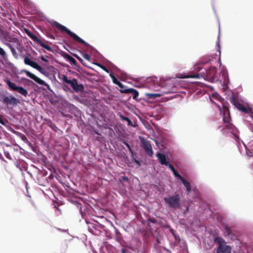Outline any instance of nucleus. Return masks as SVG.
Returning <instances> with one entry per match:
<instances>
[{
    "mask_svg": "<svg viewBox=\"0 0 253 253\" xmlns=\"http://www.w3.org/2000/svg\"><path fill=\"white\" fill-rule=\"evenodd\" d=\"M195 70L200 73L197 74H188L183 77H178V78L185 79H200L203 78L210 82H214L216 80L217 70L214 67H211L208 70L197 67Z\"/></svg>",
    "mask_w": 253,
    "mask_h": 253,
    "instance_id": "obj_1",
    "label": "nucleus"
},
{
    "mask_svg": "<svg viewBox=\"0 0 253 253\" xmlns=\"http://www.w3.org/2000/svg\"><path fill=\"white\" fill-rule=\"evenodd\" d=\"M52 25L56 27L57 29L60 30V31L62 32H66L68 35H69L71 37H72L74 40L78 42L79 43H82L84 44L85 47H89V48H92V46H91L89 44L87 43L86 42H85L84 40H83L82 39H81L80 37H79L77 35L75 34L74 33L71 31L69 29H68L66 27L61 25V24L59 23L58 22L53 21L51 23Z\"/></svg>",
    "mask_w": 253,
    "mask_h": 253,
    "instance_id": "obj_2",
    "label": "nucleus"
},
{
    "mask_svg": "<svg viewBox=\"0 0 253 253\" xmlns=\"http://www.w3.org/2000/svg\"><path fill=\"white\" fill-rule=\"evenodd\" d=\"M230 101L232 104L239 110L245 113L246 121L250 122L251 120L253 121V111L250 108H247L240 103L238 99L234 97H231Z\"/></svg>",
    "mask_w": 253,
    "mask_h": 253,
    "instance_id": "obj_3",
    "label": "nucleus"
},
{
    "mask_svg": "<svg viewBox=\"0 0 253 253\" xmlns=\"http://www.w3.org/2000/svg\"><path fill=\"white\" fill-rule=\"evenodd\" d=\"M164 201L166 206L168 208L176 210L180 207V196L177 193H175L167 197H164Z\"/></svg>",
    "mask_w": 253,
    "mask_h": 253,
    "instance_id": "obj_4",
    "label": "nucleus"
},
{
    "mask_svg": "<svg viewBox=\"0 0 253 253\" xmlns=\"http://www.w3.org/2000/svg\"><path fill=\"white\" fill-rule=\"evenodd\" d=\"M221 130L224 135L230 136V134H232L233 136V138L238 142L240 140V138L238 136V130L232 124L229 123L224 124Z\"/></svg>",
    "mask_w": 253,
    "mask_h": 253,
    "instance_id": "obj_5",
    "label": "nucleus"
},
{
    "mask_svg": "<svg viewBox=\"0 0 253 253\" xmlns=\"http://www.w3.org/2000/svg\"><path fill=\"white\" fill-rule=\"evenodd\" d=\"M1 101L7 108L10 109H12L20 103L19 99L10 94L8 95H3Z\"/></svg>",
    "mask_w": 253,
    "mask_h": 253,
    "instance_id": "obj_6",
    "label": "nucleus"
},
{
    "mask_svg": "<svg viewBox=\"0 0 253 253\" xmlns=\"http://www.w3.org/2000/svg\"><path fill=\"white\" fill-rule=\"evenodd\" d=\"M214 243L218 244L217 253H231V248L229 246L225 245V240L221 237H216L214 238Z\"/></svg>",
    "mask_w": 253,
    "mask_h": 253,
    "instance_id": "obj_7",
    "label": "nucleus"
},
{
    "mask_svg": "<svg viewBox=\"0 0 253 253\" xmlns=\"http://www.w3.org/2000/svg\"><path fill=\"white\" fill-rule=\"evenodd\" d=\"M5 82L11 90L17 91L25 97L28 95V93L27 90L22 86H17L15 83L11 82L9 79L5 80Z\"/></svg>",
    "mask_w": 253,
    "mask_h": 253,
    "instance_id": "obj_8",
    "label": "nucleus"
},
{
    "mask_svg": "<svg viewBox=\"0 0 253 253\" xmlns=\"http://www.w3.org/2000/svg\"><path fill=\"white\" fill-rule=\"evenodd\" d=\"M24 32L25 33L35 42L40 44L42 47L46 49L49 51H52V48L43 43L41 40H40L36 35L33 34L29 29H24Z\"/></svg>",
    "mask_w": 253,
    "mask_h": 253,
    "instance_id": "obj_9",
    "label": "nucleus"
},
{
    "mask_svg": "<svg viewBox=\"0 0 253 253\" xmlns=\"http://www.w3.org/2000/svg\"><path fill=\"white\" fill-rule=\"evenodd\" d=\"M140 140L147 154L149 157H152L154 153L150 142L143 137H140Z\"/></svg>",
    "mask_w": 253,
    "mask_h": 253,
    "instance_id": "obj_10",
    "label": "nucleus"
},
{
    "mask_svg": "<svg viewBox=\"0 0 253 253\" xmlns=\"http://www.w3.org/2000/svg\"><path fill=\"white\" fill-rule=\"evenodd\" d=\"M22 72L25 73L26 75L28 77H29L30 78H31L32 80H33L35 82H36L38 84H39L40 85H44L47 87H49L48 84H47L43 80L41 79L40 78H39V77L36 76L34 74L31 73L30 72H29L27 70H23Z\"/></svg>",
    "mask_w": 253,
    "mask_h": 253,
    "instance_id": "obj_11",
    "label": "nucleus"
},
{
    "mask_svg": "<svg viewBox=\"0 0 253 253\" xmlns=\"http://www.w3.org/2000/svg\"><path fill=\"white\" fill-rule=\"evenodd\" d=\"M70 84L73 89L76 92L82 91L84 89V86L83 84H79L76 79L74 78L71 80L68 84Z\"/></svg>",
    "mask_w": 253,
    "mask_h": 253,
    "instance_id": "obj_12",
    "label": "nucleus"
},
{
    "mask_svg": "<svg viewBox=\"0 0 253 253\" xmlns=\"http://www.w3.org/2000/svg\"><path fill=\"white\" fill-rule=\"evenodd\" d=\"M220 110L221 114L222 116L223 121L224 122V124H227L230 123L231 117L229 109L225 107V105H223V110Z\"/></svg>",
    "mask_w": 253,
    "mask_h": 253,
    "instance_id": "obj_13",
    "label": "nucleus"
},
{
    "mask_svg": "<svg viewBox=\"0 0 253 253\" xmlns=\"http://www.w3.org/2000/svg\"><path fill=\"white\" fill-rule=\"evenodd\" d=\"M156 156L158 158L161 165L167 166L168 165L169 158L167 155L158 152L156 154Z\"/></svg>",
    "mask_w": 253,
    "mask_h": 253,
    "instance_id": "obj_14",
    "label": "nucleus"
},
{
    "mask_svg": "<svg viewBox=\"0 0 253 253\" xmlns=\"http://www.w3.org/2000/svg\"><path fill=\"white\" fill-rule=\"evenodd\" d=\"M221 73L223 78V83L225 85H227L229 83V79L227 69L224 67H221Z\"/></svg>",
    "mask_w": 253,
    "mask_h": 253,
    "instance_id": "obj_15",
    "label": "nucleus"
},
{
    "mask_svg": "<svg viewBox=\"0 0 253 253\" xmlns=\"http://www.w3.org/2000/svg\"><path fill=\"white\" fill-rule=\"evenodd\" d=\"M120 92L122 93H131L134 99H136L139 94L137 90L132 88H127L125 90H120Z\"/></svg>",
    "mask_w": 253,
    "mask_h": 253,
    "instance_id": "obj_16",
    "label": "nucleus"
},
{
    "mask_svg": "<svg viewBox=\"0 0 253 253\" xmlns=\"http://www.w3.org/2000/svg\"><path fill=\"white\" fill-rule=\"evenodd\" d=\"M182 183L185 186L186 188V190L188 192H190L191 191V184L187 180H185L184 178L181 179Z\"/></svg>",
    "mask_w": 253,
    "mask_h": 253,
    "instance_id": "obj_17",
    "label": "nucleus"
},
{
    "mask_svg": "<svg viewBox=\"0 0 253 253\" xmlns=\"http://www.w3.org/2000/svg\"><path fill=\"white\" fill-rule=\"evenodd\" d=\"M119 117L122 120L127 122L128 126H132V122L128 118L123 116L121 114H119Z\"/></svg>",
    "mask_w": 253,
    "mask_h": 253,
    "instance_id": "obj_18",
    "label": "nucleus"
},
{
    "mask_svg": "<svg viewBox=\"0 0 253 253\" xmlns=\"http://www.w3.org/2000/svg\"><path fill=\"white\" fill-rule=\"evenodd\" d=\"M219 36H220V29H219V34H218V41L217 42V46H218V51H219V56H220V54H221V51H220V44H219ZM218 62L220 64V66H221V60H220V58L219 57V60H218Z\"/></svg>",
    "mask_w": 253,
    "mask_h": 253,
    "instance_id": "obj_19",
    "label": "nucleus"
},
{
    "mask_svg": "<svg viewBox=\"0 0 253 253\" xmlns=\"http://www.w3.org/2000/svg\"><path fill=\"white\" fill-rule=\"evenodd\" d=\"M34 61L32 60L30 58L27 56L25 57L24 62L26 65H28L31 66Z\"/></svg>",
    "mask_w": 253,
    "mask_h": 253,
    "instance_id": "obj_20",
    "label": "nucleus"
},
{
    "mask_svg": "<svg viewBox=\"0 0 253 253\" xmlns=\"http://www.w3.org/2000/svg\"><path fill=\"white\" fill-rule=\"evenodd\" d=\"M60 79H62L65 83L67 84H69L71 80H69L68 77L65 75H62L61 77H60Z\"/></svg>",
    "mask_w": 253,
    "mask_h": 253,
    "instance_id": "obj_21",
    "label": "nucleus"
},
{
    "mask_svg": "<svg viewBox=\"0 0 253 253\" xmlns=\"http://www.w3.org/2000/svg\"><path fill=\"white\" fill-rule=\"evenodd\" d=\"M174 177L177 179L181 181V179H183L184 178L180 175V174L176 170L174 171L173 173Z\"/></svg>",
    "mask_w": 253,
    "mask_h": 253,
    "instance_id": "obj_22",
    "label": "nucleus"
},
{
    "mask_svg": "<svg viewBox=\"0 0 253 253\" xmlns=\"http://www.w3.org/2000/svg\"><path fill=\"white\" fill-rule=\"evenodd\" d=\"M95 64L101 68L102 70H103L104 71H105L107 73H109V70H108L106 67H105L104 66L102 65L99 63H95Z\"/></svg>",
    "mask_w": 253,
    "mask_h": 253,
    "instance_id": "obj_23",
    "label": "nucleus"
},
{
    "mask_svg": "<svg viewBox=\"0 0 253 253\" xmlns=\"http://www.w3.org/2000/svg\"><path fill=\"white\" fill-rule=\"evenodd\" d=\"M11 132H13L14 134H16V135L18 136H21L22 139H23V137L25 138V136L22 134L21 133L19 132H18L14 129H12L11 130Z\"/></svg>",
    "mask_w": 253,
    "mask_h": 253,
    "instance_id": "obj_24",
    "label": "nucleus"
},
{
    "mask_svg": "<svg viewBox=\"0 0 253 253\" xmlns=\"http://www.w3.org/2000/svg\"><path fill=\"white\" fill-rule=\"evenodd\" d=\"M124 144L126 146V147L128 148L129 152L131 153V154H133V151L130 146V145L126 142L124 141Z\"/></svg>",
    "mask_w": 253,
    "mask_h": 253,
    "instance_id": "obj_25",
    "label": "nucleus"
},
{
    "mask_svg": "<svg viewBox=\"0 0 253 253\" xmlns=\"http://www.w3.org/2000/svg\"><path fill=\"white\" fill-rule=\"evenodd\" d=\"M68 60L70 61L71 63L74 65H76L77 63L76 60L71 56H69Z\"/></svg>",
    "mask_w": 253,
    "mask_h": 253,
    "instance_id": "obj_26",
    "label": "nucleus"
},
{
    "mask_svg": "<svg viewBox=\"0 0 253 253\" xmlns=\"http://www.w3.org/2000/svg\"><path fill=\"white\" fill-rule=\"evenodd\" d=\"M10 51L12 54V55L15 58H17L18 57V54L16 52V51L15 49L13 47L11 49H10Z\"/></svg>",
    "mask_w": 253,
    "mask_h": 253,
    "instance_id": "obj_27",
    "label": "nucleus"
},
{
    "mask_svg": "<svg viewBox=\"0 0 253 253\" xmlns=\"http://www.w3.org/2000/svg\"><path fill=\"white\" fill-rule=\"evenodd\" d=\"M0 55L2 57H4L6 56V53L4 49L0 46Z\"/></svg>",
    "mask_w": 253,
    "mask_h": 253,
    "instance_id": "obj_28",
    "label": "nucleus"
},
{
    "mask_svg": "<svg viewBox=\"0 0 253 253\" xmlns=\"http://www.w3.org/2000/svg\"><path fill=\"white\" fill-rule=\"evenodd\" d=\"M39 65L36 62L33 61L32 65H31V67H33L34 69H37L39 67Z\"/></svg>",
    "mask_w": 253,
    "mask_h": 253,
    "instance_id": "obj_29",
    "label": "nucleus"
},
{
    "mask_svg": "<svg viewBox=\"0 0 253 253\" xmlns=\"http://www.w3.org/2000/svg\"><path fill=\"white\" fill-rule=\"evenodd\" d=\"M39 65L36 62L33 61L32 65H31V67H33L34 69H37L39 67Z\"/></svg>",
    "mask_w": 253,
    "mask_h": 253,
    "instance_id": "obj_30",
    "label": "nucleus"
},
{
    "mask_svg": "<svg viewBox=\"0 0 253 253\" xmlns=\"http://www.w3.org/2000/svg\"><path fill=\"white\" fill-rule=\"evenodd\" d=\"M149 96V98H151L152 97L160 96V94L158 93H148L147 94Z\"/></svg>",
    "mask_w": 253,
    "mask_h": 253,
    "instance_id": "obj_31",
    "label": "nucleus"
},
{
    "mask_svg": "<svg viewBox=\"0 0 253 253\" xmlns=\"http://www.w3.org/2000/svg\"><path fill=\"white\" fill-rule=\"evenodd\" d=\"M38 71H39L40 73H41L42 74H45V70L43 69L42 67L39 66V67L37 69Z\"/></svg>",
    "mask_w": 253,
    "mask_h": 253,
    "instance_id": "obj_32",
    "label": "nucleus"
},
{
    "mask_svg": "<svg viewBox=\"0 0 253 253\" xmlns=\"http://www.w3.org/2000/svg\"><path fill=\"white\" fill-rule=\"evenodd\" d=\"M83 57L86 60H90V56L88 53H85L83 55Z\"/></svg>",
    "mask_w": 253,
    "mask_h": 253,
    "instance_id": "obj_33",
    "label": "nucleus"
},
{
    "mask_svg": "<svg viewBox=\"0 0 253 253\" xmlns=\"http://www.w3.org/2000/svg\"><path fill=\"white\" fill-rule=\"evenodd\" d=\"M112 80L113 83L117 85H118L119 84V83H120V82L118 80L116 77L113 78V79H112Z\"/></svg>",
    "mask_w": 253,
    "mask_h": 253,
    "instance_id": "obj_34",
    "label": "nucleus"
},
{
    "mask_svg": "<svg viewBox=\"0 0 253 253\" xmlns=\"http://www.w3.org/2000/svg\"><path fill=\"white\" fill-rule=\"evenodd\" d=\"M167 166L169 167V169L172 171L173 173L174 172V171H176L175 169L171 164H168V165Z\"/></svg>",
    "mask_w": 253,
    "mask_h": 253,
    "instance_id": "obj_35",
    "label": "nucleus"
},
{
    "mask_svg": "<svg viewBox=\"0 0 253 253\" xmlns=\"http://www.w3.org/2000/svg\"><path fill=\"white\" fill-rule=\"evenodd\" d=\"M132 161L134 163H135L136 164H137V166H140L141 165V163L139 160H138L135 158H133Z\"/></svg>",
    "mask_w": 253,
    "mask_h": 253,
    "instance_id": "obj_36",
    "label": "nucleus"
},
{
    "mask_svg": "<svg viewBox=\"0 0 253 253\" xmlns=\"http://www.w3.org/2000/svg\"><path fill=\"white\" fill-rule=\"evenodd\" d=\"M118 85L121 88V90H125V86L122 83H119V84L117 85Z\"/></svg>",
    "mask_w": 253,
    "mask_h": 253,
    "instance_id": "obj_37",
    "label": "nucleus"
},
{
    "mask_svg": "<svg viewBox=\"0 0 253 253\" xmlns=\"http://www.w3.org/2000/svg\"><path fill=\"white\" fill-rule=\"evenodd\" d=\"M4 155H5V156L7 159H11V158H10V154H9V152H7H7H6V151H5V152H4Z\"/></svg>",
    "mask_w": 253,
    "mask_h": 253,
    "instance_id": "obj_38",
    "label": "nucleus"
},
{
    "mask_svg": "<svg viewBox=\"0 0 253 253\" xmlns=\"http://www.w3.org/2000/svg\"><path fill=\"white\" fill-rule=\"evenodd\" d=\"M41 59L42 61H44L46 63H48V60L46 59L43 55H42L41 57Z\"/></svg>",
    "mask_w": 253,
    "mask_h": 253,
    "instance_id": "obj_39",
    "label": "nucleus"
},
{
    "mask_svg": "<svg viewBox=\"0 0 253 253\" xmlns=\"http://www.w3.org/2000/svg\"><path fill=\"white\" fill-rule=\"evenodd\" d=\"M0 124L2 125H5V121L0 117Z\"/></svg>",
    "mask_w": 253,
    "mask_h": 253,
    "instance_id": "obj_40",
    "label": "nucleus"
},
{
    "mask_svg": "<svg viewBox=\"0 0 253 253\" xmlns=\"http://www.w3.org/2000/svg\"><path fill=\"white\" fill-rule=\"evenodd\" d=\"M6 45L10 49H11L13 48V46L11 45V44L9 43H6Z\"/></svg>",
    "mask_w": 253,
    "mask_h": 253,
    "instance_id": "obj_41",
    "label": "nucleus"
},
{
    "mask_svg": "<svg viewBox=\"0 0 253 253\" xmlns=\"http://www.w3.org/2000/svg\"><path fill=\"white\" fill-rule=\"evenodd\" d=\"M109 76L112 79H113V78L115 77V76L114 75L113 73L109 72Z\"/></svg>",
    "mask_w": 253,
    "mask_h": 253,
    "instance_id": "obj_42",
    "label": "nucleus"
},
{
    "mask_svg": "<svg viewBox=\"0 0 253 253\" xmlns=\"http://www.w3.org/2000/svg\"><path fill=\"white\" fill-rule=\"evenodd\" d=\"M121 253H126V250L125 249H122Z\"/></svg>",
    "mask_w": 253,
    "mask_h": 253,
    "instance_id": "obj_43",
    "label": "nucleus"
},
{
    "mask_svg": "<svg viewBox=\"0 0 253 253\" xmlns=\"http://www.w3.org/2000/svg\"><path fill=\"white\" fill-rule=\"evenodd\" d=\"M123 179H124V180L127 181V180H128V177H126V176H124V177H123Z\"/></svg>",
    "mask_w": 253,
    "mask_h": 253,
    "instance_id": "obj_44",
    "label": "nucleus"
},
{
    "mask_svg": "<svg viewBox=\"0 0 253 253\" xmlns=\"http://www.w3.org/2000/svg\"><path fill=\"white\" fill-rule=\"evenodd\" d=\"M13 42H18V41L16 38H14L13 39Z\"/></svg>",
    "mask_w": 253,
    "mask_h": 253,
    "instance_id": "obj_45",
    "label": "nucleus"
},
{
    "mask_svg": "<svg viewBox=\"0 0 253 253\" xmlns=\"http://www.w3.org/2000/svg\"><path fill=\"white\" fill-rule=\"evenodd\" d=\"M23 2H28L29 0H21Z\"/></svg>",
    "mask_w": 253,
    "mask_h": 253,
    "instance_id": "obj_46",
    "label": "nucleus"
},
{
    "mask_svg": "<svg viewBox=\"0 0 253 253\" xmlns=\"http://www.w3.org/2000/svg\"><path fill=\"white\" fill-rule=\"evenodd\" d=\"M151 221V222H152L153 223H155L156 222V220L153 218V219H151L150 220Z\"/></svg>",
    "mask_w": 253,
    "mask_h": 253,
    "instance_id": "obj_47",
    "label": "nucleus"
},
{
    "mask_svg": "<svg viewBox=\"0 0 253 253\" xmlns=\"http://www.w3.org/2000/svg\"><path fill=\"white\" fill-rule=\"evenodd\" d=\"M77 58L80 61H82L83 60L79 56H76Z\"/></svg>",
    "mask_w": 253,
    "mask_h": 253,
    "instance_id": "obj_48",
    "label": "nucleus"
},
{
    "mask_svg": "<svg viewBox=\"0 0 253 253\" xmlns=\"http://www.w3.org/2000/svg\"><path fill=\"white\" fill-rule=\"evenodd\" d=\"M50 38L54 39V37L53 35H50L49 36Z\"/></svg>",
    "mask_w": 253,
    "mask_h": 253,
    "instance_id": "obj_49",
    "label": "nucleus"
},
{
    "mask_svg": "<svg viewBox=\"0 0 253 253\" xmlns=\"http://www.w3.org/2000/svg\"><path fill=\"white\" fill-rule=\"evenodd\" d=\"M217 98L220 97V96L219 95V94H217L216 95H214Z\"/></svg>",
    "mask_w": 253,
    "mask_h": 253,
    "instance_id": "obj_50",
    "label": "nucleus"
},
{
    "mask_svg": "<svg viewBox=\"0 0 253 253\" xmlns=\"http://www.w3.org/2000/svg\"><path fill=\"white\" fill-rule=\"evenodd\" d=\"M15 166H16V167L20 168V167H19V164H15Z\"/></svg>",
    "mask_w": 253,
    "mask_h": 253,
    "instance_id": "obj_51",
    "label": "nucleus"
},
{
    "mask_svg": "<svg viewBox=\"0 0 253 253\" xmlns=\"http://www.w3.org/2000/svg\"><path fill=\"white\" fill-rule=\"evenodd\" d=\"M14 145L17 146L18 147H20V146L17 144H15Z\"/></svg>",
    "mask_w": 253,
    "mask_h": 253,
    "instance_id": "obj_52",
    "label": "nucleus"
},
{
    "mask_svg": "<svg viewBox=\"0 0 253 253\" xmlns=\"http://www.w3.org/2000/svg\"><path fill=\"white\" fill-rule=\"evenodd\" d=\"M78 207H80V208L81 209V204L78 203Z\"/></svg>",
    "mask_w": 253,
    "mask_h": 253,
    "instance_id": "obj_53",
    "label": "nucleus"
},
{
    "mask_svg": "<svg viewBox=\"0 0 253 253\" xmlns=\"http://www.w3.org/2000/svg\"><path fill=\"white\" fill-rule=\"evenodd\" d=\"M157 241H158V242L159 243H160V242H159V239H157Z\"/></svg>",
    "mask_w": 253,
    "mask_h": 253,
    "instance_id": "obj_54",
    "label": "nucleus"
}]
</instances>
